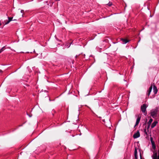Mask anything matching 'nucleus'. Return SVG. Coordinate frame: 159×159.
<instances>
[{
  "instance_id": "f257e3e1",
  "label": "nucleus",
  "mask_w": 159,
  "mask_h": 159,
  "mask_svg": "<svg viewBox=\"0 0 159 159\" xmlns=\"http://www.w3.org/2000/svg\"><path fill=\"white\" fill-rule=\"evenodd\" d=\"M148 106L146 104H144L142 105L141 107V110L145 115H146L147 113L146 108Z\"/></svg>"
},
{
  "instance_id": "f03ea898",
  "label": "nucleus",
  "mask_w": 159,
  "mask_h": 159,
  "mask_svg": "<svg viewBox=\"0 0 159 159\" xmlns=\"http://www.w3.org/2000/svg\"><path fill=\"white\" fill-rule=\"evenodd\" d=\"M157 111L158 109L157 108L152 110L151 112V116L153 117H154L157 116Z\"/></svg>"
},
{
  "instance_id": "7ed1b4c3",
  "label": "nucleus",
  "mask_w": 159,
  "mask_h": 159,
  "mask_svg": "<svg viewBox=\"0 0 159 159\" xmlns=\"http://www.w3.org/2000/svg\"><path fill=\"white\" fill-rule=\"evenodd\" d=\"M135 116L137 117L138 118L137 119L135 124L134 125V127H135L136 126L138 125L140 121L141 118V116L140 114L136 115Z\"/></svg>"
},
{
  "instance_id": "20e7f679",
  "label": "nucleus",
  "mask_w": 159,
  "mask_h": 159,
  "mask_svg": "<svg viewBox=\"0 0 159 159\" xmlns=\"http://www.w3.org/2000/svg\"><path fill=\"white\" fill-rule=\"evenodd\" d=\"M8 20H6L4 21L3 23L4 24V25H7L9 23V22L12 20H12L13 17H8Z\"/></svg>"
},
{
  "instance_id": "39448f33",
  "label": "nucleus",
  "mask_w": 159,
  "mask_h": 159,
  "mask_svg": "<svg viewBox=\"0 0 159 159\" xmlns=\"http://www.w3.org/2000/svg\"><path fill=\"white\" fill-rule=\"evenodd\" d=\"M140 136V133L139 131H137L136 133L133 135V137L134 139L137 138Z\"/></svg>"
},
{
  "instance_id": "423d86ee",
  "label": "nucleus",
  "mask_w": 159,
  "mask_h": 159,
  "mask_svg": "<svg viewBox=\"0 0 159 159\" xmlns=\"http://www.w3.org/2000/svg\"><path fill=\"white\" fill-rule=\"evenodd\" d=\"M152 85H151V86L149 87V89L148 91V93H147V95L148 96H149L150 95V93L152 91Z\"/></svg>"
},
{
  "instance_id": "0eeeda50",
  "label": "nucleus",
  "mask_w": 159,
  "mask_h": 159,
  "mask_svg": "<svg viewBox=\"0 0 159 159\" xmlns=\"http://www.w3.org/2000/svg\"><path fill=\"white\" fill-rule=\"evenodd\" d=\"M157 87L155 85H154L153 86V91L154 94H156L157 92Z\"/></svg>"
},
{
  "instance_id": "6e6552de",
  "label": "nucleus",
  "mask_w": 159,
  "mask_h": 159,
  "mask_svg": "<svg viewBox=\"0 0 159 159\" xmlns=\"http://www.w3.org/2000/svg\"><path fill=\"white\" fill-rule=\"evenodd\" d=\"M121 40L123 44H125L129 42V41L126 39H121Z\"/></svg>"
},
{
  "instance_id": "1a4fd4ad",
  "label": "nucleus",
  "mask_w": 159,
  "mask_h": 159,
  "mask_svg": "<svg viewBox=\"0 0 159 159\" xmlns=\"http://www.w3.org/2000/svg\"><path fill=\"white\" fill-rule=\"evenodd\" d=\"M158 123V122L157 121H154L152 124L151 127L152 128H153L154 127H155L157 124Z\"/></svg>"
},
{
  "instance_id": "9d476101",
  "label": "nucleus",
  "mask_w": 159,
  "mask_h": 159,
  "mask_svg": "<svg viewBox=\"0 0 159 159\" xmlns=\"http://www.w3.org/2000/svg\"><path fill=\"white\" fill-rule=\"evenodd\" d=\"M134 158L135 159H137L138 158L137 152L136 148H135L134 151Z\"/></svg>"
},
{
  "instance_id": "9b49d317",
  "label": "nucleus",
  "mask_w": 159,
  "mask_h": 159,
  "mask_svg": "<svg viewBox=\"0 0 159 159\" xmlns=\"http://www.w3.org/2000/svg\"><path fill=\"white\" fill-rule=\"evenodd\" d=\"M157 153H155L153 155V159H157Z\"/></svg>"
},
{
  "instance_id": "f8f14e48",
  "label": "nucleus",
  "mask_w": 159,
  "mask_h": 159,
  "mask_svg": "<svg viewBox=\"0 0 159 159\" xmlns=\"http://www.w3.org/2000/svg\"><path fill=\"white\" fill-rule=\"evenodd\" d=\"M152 121H153V119L152 118H150L149 119V121H148V124L151 125L152 122Z\"/></svg>"
},
{
  "instance_id": "ddd939ff",
  "label": "nucleus",
  "mask_w": 159,
  "mask_h": 159,
  "mask_svg": "<svg viewBox=\"0 0 159 159\" xmlns=\"http://www.w3.org/2000/svg\"><path fill=\"white\" fill-rule=\"evenodd\" d=\"M144 134L147 136H148V134L147 132L146 129V128H145L144 129Z\"/></svg>"
},
{
  "instance_id": "4468645a",
  "label": "nucleus",
  "mask_w": 159,
  "mask_h": 159,
  "mask_svg": "<svg viewBox=\"0 0 159 159\" xmlns=\"http://www.w3.org/2000/svg\"><path fill=\"white\" fill-rule=\"evenodd\" d=\"M150 139L151 143V144L152 143L153 144V143H154V142L153 140V138L152 137H151L150 138Z\"/></svg>"
},
{
  "instance_id": "2eb2a0df",
  "label": "nucleus",
  "mask_w": 159,
  "mask_h": 159,
  "mask_svg": "<svg viewBox=\"0 0 159 159\" xmlns=\"http://www.w3.org/2000/svg\"><path fill=\"white\" fill-rule=\"evenodd\" d=\"M152 148L153 149H154L156 148V146L155 145V143H154L153 144L152 143Z\"/></svg>"
},
{
  "instance_id": "dca6fc26",
  "label": "nucleus",
  "mask_w": 159,
  "mask_h": 159,
  "mask_svg": "<svg viewBox=\"0 0 159 159\" xmlns=\"http://www.w3.org/2000/svg\"><path fill=\"white\" fill-rule=\"evenodd\" d=\"M107 5L109 6H111L112 5V3L111 2H109Z\"/></svg>"
},
{
  "instance_id": "f3484780",
  "label": "nucleus",
  "mask_w": 159,
  "mask_h": 159,
  "mask_svg": "<svg viewBox=\"0 0 159 159\" xmlns=\"http://www.w3.org/2000/svg\"><path fill=\"white\" fill-rule=\"evenodd\" d=\"M5 47H2L1 49H0V53L4 50L3 48Z\"/></svg>"
},
{
  "instance_id": "a211bd4d",
  "label": "nucleus",
  "mask_w": 159,
  "mask_h": 159,
  "mask_svg": "<svg viewBox=\"0 0 159 159\" xmlns=\"http://www.w3.org/2000/svg\"><path fill=\"white\" fill-rule=\"evenodd\" d=\"M150 125H151L148 124V126H147V129H148L149 128Z\"/></svg>"
},
{
  "instance_id": "6ab92c4d",
  "label": "nucleus",
  "mask_w": 159,
  "mask_h": 159,
  "mask_svg": "<svg viewBox=\"0 0 159 159\" xmlns=\"http://www.w3.org/2000/svg\"><path fill=\"white\" fill-rule=\"evenodd\" d=\"M157 159H159V155L157 156Z\"/></svg>"
},
{
  "instance_id": "aec40b11",
  "label": "nucleus",
  "mask_w": 159,
  "mask_h": 159,
  "mask_svg": "<svg viewBox=\"0 0 159 159\" xmlns=\"http://www.w3.org/2000/svg\"><path fill=\"white\" fill-rule=\"evenodd\" d=\"M2 72V71L1 70H0V72Z\"/></svg>"
}]
</instances>
